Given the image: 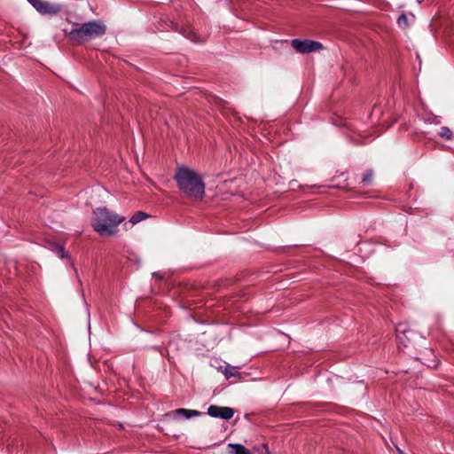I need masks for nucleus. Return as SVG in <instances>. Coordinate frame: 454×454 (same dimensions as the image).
Segmentation results:
<instances>
[{"mask_svg": "<svg viewBox=\"0 0 454 454\" xmlns=\"http://www.w3.org/2000/svg\"><path fill=\"white\" fill-rule=\"evenodd\" d=\"M396 338L397 340L403 344V346H407L410 340V338L407 336V333H411V330L409 329L406 324H398L395 327Z\"/></svg>", "mask_w": 454, "mask_h": 454, "instance_id": "7", "label": "nucleus"}, {"mask_svg": "<svg viewBox=\"0 0 454 454\" xmlns=\"http://www.w3.org/2000/svg\"><path fill=\"white\" fill-rule=\"evenodd\" d=\"M418 3H421L423 0H416Z\"/></svg>", "mask_w": 454, "mask_h": 454, "instance_id": "20", "label": "nucleus"}, {"mask_svg": "<svg viewBox=\"0 0 454 454\" xmlns=\"http://www.w3.org/2000/svg\"><path fill=\"white\" fill-rule=\"evenodd\" d=\"M439 136L442 138L450 140L452 137V131L448 127H442L439 130Z\"/></svg>", "mask_w": 454, "mask_h": 454, "instance_id": "13", "label": "nucleus"}, {"mask_svg": "<svg viewBox=\"0 0 454 454\" xmlns=\"http://www.w3.org/2000/svg\"><path fill=\"white\" fill-rule=\"evenodd\" d=\"M71 265H72V267H73L74 269H75V268H74V264L73 262H71ZM75 270V273H77V270Z\"/></svg>", "mask_w": 454, "mask_h": 454, "instance_id": "18", "label": "nucleus"}, {"mask_svg": "<svg viewBox=\"0 0 454 454\" xmlns=\"http://www.w3.org/2000/svg\"><path fill=\"white\" fill-rule=\"evenodd\" d=\"M51 249L60 258H67L70 259V254L67 252L63 246L59 244H52Z\"/></svg>", "mask_w": 454, "mask_h": 454, "instance_id": "10", "label": "nucleus"}, {"mask_svg": "<svg viewBox=\"0 0 454 454\" xmlns=\"http://www.w3.org/2000/svg\"><path fill=\"white\" fill-rule=\"evenodd\" d=\"M437 364H438V362L435 359L434 361H432L431 363L427 364V365L431 368L436 367Z\"/></svg>", "mask_w": 454, "mask_h": 454, "instance_id": "17", "label": "nucleus"}, {"mask_svg": "<svg viewBox=\"0 0 454 454\" xmlns=\"http://www.w3.org/2000/svg\"><path fill=\"white\" fill-rule=\"evenodd\" d=\"M172 414L176 419H191L193 417H199L200 412L196 410H189L184 408H179L172 411Z\"/></svg>", "mask_w": 454, "mask_h": 454, "instance_id": "8", "label": "nucleus"}, {"mask_svg": "<svg viewBox=\"0 0 454 454\" xmlns=\"http://www.w3.org/2000/svg\"><path fill=\"white\" fill-rule=\"evenodd\" d=\"M175 179L179 189L191 199L200 200L205 192L201 177L193 170L182 167L176 173Z\"/></svg>", "mask_w": 454, "mask_h": 454, "instance_id": "1", "label": "nucleus"}, {"mask_svg": "<svg viewBox=\"0 0 454 454\" xmlns=\"http://www.w3.org/2000/svg\"><path fill=\"white\" fill-rule=\"evenodd\" d=\"M429 355H431L432 356L435 357L432 351H429Z\"/></svg>", "mask_w": 454, "mask_h": 454, "instance_id": "19", "label": "nucleus"}, {"mask_svg": "<svg viewBox=\"0 0 454 454\" xmlns=\"http://www.w3.org/2000/svg\"><path fill=\"white\" fill-rule=\"evenodd\" d=\"M397 24L400 27L405 28L408 27V19L407 16L403 13L397 19Z\"/></svg>", "mask_w": 454, "mask_h": 454, "instance_id": "16", "label": "nucleus"}, {"mask_svg": "<svg viewBox=\"0 0 454 454\" xmlns=\"http://www.w3.org/2000/svg\"><path fill=\"white\" fill-rule=\"evenodd\" d=\"M292 47L298 52L308 53L322 49V44L319 42L311 40H299L294 39L291 41Z\"/></svg>", "mask_w": 454, "mask_h": 454, "instance_id": "4", "label": "nucleus"}, {"mask_svg": "<svg viewBox=\"0 0 454 454\" xmlns=\"http://www.w3.org/2000/svg\"><path fill=\"white\" fill-rule=\"evenodd\" d=\"M239 372V368L237 366L227 365L225 367L224 374L227 379L236 377Z\"/></svg>", "mask_w": 454, "mask_h": 454, "instance_id": "11", "label": "nucleus"}, {"mask_svg": "<svg viewBox=\"0 0 454 454\" xmlns=\"http://www.w3.org/2000/svg\"><path fill=\"white\" fill-rule=\"evenodd\" d=\"M207 414L212 418H220L222 419L229 420L233 417L234 410L230 407L210 405L207 408Z\"/></svg>", "mask_w": 454, "mask_h": 454, "instance_id": "6", "label": "nucleus"}, {"mask_svg": "<svg viewBox=\"0 0 454 454\" xmlns=\"http://www.w3.org/2000/svg\"><path fill=\"white\" fill-rule=\"evenodd\" d=\"M147 216H148V215L146 213L138 211L130 218L129 222L132 224H136V223L145 220Z\"/></svg>", "mask_w": 454, "mask_h": 454, "instance_id": "12", "label": "nucleus"}, {"mask_svg": "<svg viewBox=\"0 0 454 454\" xmlns=\"http://www.w3.org/2000/svg\"><path fill=\"white\" fill-rule=\"evenodd\" d=\"M124 220L125 217L106 207H98L93 211L92 227L101 236H112Z\"/></svg>", "mask_w": 454, "mask_h": 454, "instance_id": "2", "label": "nucleus"}, {"mask_svg": "<svg viewBox=\"0 0 454 454\" xmlns=\"http://www.w3.org/2000/svg\"><path fill=\"white\" fill-rule=\"evenodd\" d=\"M228 448L231 454H251L250 450L239 443H230Z\"/></svg>", "mask_w": 454, "mask_h": 454, "instance_id": "9", "label": "nucleus"}, {"mask_svg": "<svg viewBox=\"0 0 454 454\" xmlns=\"http://www.w3.org/2000/svg\"><path fill=\"white\" fill-rule=\"evenodd\" d=\"M106 27L103 21L93 20L82 24L79 27L74 28L69 33L72 41L82 44L87 41L100 37L106 34Z\"/></svg>", "mask_w": 454, "mask_h": 454, "instance_id": "3", "label": "nucleus"}, {"mask_svg": "<svg viewBox=\"0 0 454 454\" xmlns=\"http://www.w3.org/2000/svg\"><path fill=\"white\" fill-rule=\"evenodd\" d=\"M183 34L186 38L190 39L191 41L198 42L197 35L195 34V32L192 29H190V28L184 29Z\"/></svg>", "mask_w": 454, "mask_h": 454, "instance_id": "14", "label": "nucleus"}, {"mask_svg": "<svg viewBox=\"0 0 454 454\" xmlns=\"http://www.w3.org/2000/svg\"><path fill=\"white\" fill-rule=\"evenodd\" d=\"M373 176V172L371 169L366 170V172L364 174L362 183L364 184H368L372 182Z\"/></svg>", "mask_w": 454, "mask_h": 454, "instance_id": "15", "label": "nucleus"}, {"mask_svg": "<svg viewBox=\"0 0 454 454\" xmlns=\"http://www.w3.org/2000/svg\"><path fill=\"white\" fill-rule=\"evenodd\" d=\"M29 4L41 14H55L60 7L43 0H27Z\"/></svg>", "mask_w": 454, "mask_h": 454, "instance_id": "5", "label": "nucleus"}]
</instances>
